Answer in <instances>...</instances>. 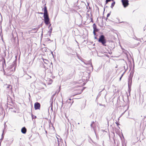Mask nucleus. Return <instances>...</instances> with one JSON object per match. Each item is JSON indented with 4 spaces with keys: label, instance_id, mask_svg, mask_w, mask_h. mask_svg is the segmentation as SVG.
Listing matches in <instances>:
<instances>
[{
    "label": "nucleus",
    "instance_id": "f257e3e1",
    "mask_svg": "<svg viewBox=\"0 0 146 146\" xmlns=\"http://www.w3.org/2000/svg\"><path fill=\"white\" fill-rule=\"evenodd\" d=\"M45 5L43 10H44V22L46 25H48L50 23V19L48 14V12L47 9Z\"/></svg>",
    "mask_w": 146,
    "mask_h": 146
},
{
    "label": "nucleus",
    "instance_id": "f03ea898",
    "mask_svg": "<svg viewBox=\"0 0 146 146\" xmlns=\"http://www.w3.org/2000/svg\"><path fill=\"white\" fill-rule=\"evenodd\" d=\"M98 41L101 43L103 46H106V40L105 36L103 35H100L98 39Z\"/></svg>",
    "mask_w": 146,
    "mask_h": 146
},
{
    "label": "nucleus",
    "instance_id": "7ed1b4c3",
    "mask_svg": "<svg viewBox=\"0 0 146 146\" xmlns=\"http://www.w3.org/2000/svg\"><path fill=\"white\" fill-rule=\"evenodd\" d=\"M122 5L124 8H125L129 5L128 0H121Z\"/></svg>",
    "mask_w": 146,
    "mask_h": 146
},
{
    "label": "nucleus",
    "instance_id": "20e7f679",
    "mask_svg": "<svg viewBox=\"0 0 146 146\" xmlns=\"http://www.w3.org/2000/svg\"><path fill=\"white\" fill-rule=\"evenodd\" d=\"M132 76H131V73L130 74L128 78V86L129 89L131 88L132 82Z\"/></svg>",
    "mask_w": 146,
    "mask_h": 146
},
{
    "label": "nucleus",
    "instance_id": "39448f33",
    "mask_svg": "<svg viewBox=\"0 0 146 146\" xmlns=\"http://www.w3.org/2000/svg\"><path fill=\"white\" fill-rule=\"evenodd\" d=\"M40 105L39 103L37 102L35 103L34 104V108L35 110L40 109Z\"/></svg>",
    "mask_w": 146,
    "mask_h": 146
},
{
    "label": "nucleus",
    "instance_id": "423d86ee",
    "mask_svg": "<svg viewBox=\"0 0 146 146\" xmlns=\"http://www.w3.org/2000/svg\"><path fill=\"white\" fill-rule=\"evenodd\" d=\"M94 31H95L96 32L98 31V29L97 28L96 25L95 24H94L93 25Z\"/></svg>",
    "mask_w": 146,
    "mask_h": 146
},
{
    "label": "nucleus",
    "instance_id": "0eeeda50",
    "mask_svg": "<svg viewBox=\"0 0 146 146\" xmlns=\"http://www.w3.org/2000/svg\"><path fill=\"white\" fill-rule=\"evenodd\" d=\"M21 132L25 134L27 132V129L25 127H23L21 129Z\"/></svg>",
    "mask_w": 146,
    "mask_h": 146
},
{
    "label": "nucleus",
    "instance_id": "6e6552de",
    "mask_svg": "<svg viewBox=\"0 0 146 146\" xmlns=\"http://www.w3.org/2000/svg\"><path fill=\"white\" fill-rule=\"evenodd\" d=\"M55 95V94H53L51 97L50 102V103H51V104H53L54 98Z\"/></svg>",
    "mask_w": 146,
    "mask_h": 146
},
{
    "label": "nucleus",
    "instance_id": "1a4fd4ad",
    "mask_svg": "<svg viewBox=\"0 0 146 146\" xmlns=\"http://www.w3.org/2000/svg\"><path fill=\"white\" fill-rule=\"evenodd\" d=\"M84 64L86 65H90L93 68V66L92 65V63L90 61H89L88 62H84Z\"/></svg>",
    "mask_w": 146,
    "mask_h": 146
},
{
    "label": "nucleus",
    "instance_id": "9d476101",
    "mask_svg": "<svg viewBox=\"0 0 146 146\" xmlns=\"http://www.w3.org/2000/svg\"><path fill=\"white\" fill-rule=\"evenodd\" d=\"M38 29L36 28H35L32 29L30 30V31L32 32L33 33H36Z\"/></svg>",
    "mask_w": 146,
    "mask_h": 146
},
{
    "label": "nucleus",
    "instance_id": "9b49d317",
    "mask_svg": "<svg viewBox=\"0 0 146 146\" xmlns=\"http://www.w3.org/2000/svg\"><path fill=\"white\" fill-rule=\"evenodd\" d=\"M7 88L9 90H12V87L10 85H6Z\"/></svg>",
    "mask_w": 146,
    "mask_h": 146
},
{
    "label": "nucleus",
    "instance_id": "f8f14e48",
    "mask_svg": "<svg viewBox=\"0 0 146 146\" xmlns=\"http://www.w3.org/2000/svg\"><path fill=\"white\" fill-rule=\"evenodd\" d=\"M43 62L44 63L47 64H48V60L44 58H43Z\"/></svg>",
    "mask_w": 146,
    "mask_h": 146
},
{
    "label": "nucleus",
    "instance_id": "ddd939ff",
    "mask_svg": "<svg viewBox=\"0 0 146 146\" xmlns=\"http://www.w3.org/2000/svg\"><path fill=\"white\" fill-rule=\"evenodd\" d=\"M83 90V89L80 90H79V92L77 93H76L75 94V95L81 94Z\"/></svg>",
    "mask_w": 146,
    "mask_h": 146
},
{
    "label": "nucleus",
    "instance_id": "4468645a",
    "mask_svg": "<svg viewBox=\"0 0 146 146\" xmlns=\"http://www.w3.org/2000/svg\"><path fill=\"white\" fill-rule=\"evenodd\" d=\"M115 4V2L113 1V2L111 3V8L113 9V7L114 6Z\"/></svg>",
    "mask_w": 146,
    "mask_h": 146
},
{
    "label": "nucleus",
    "instance_id": "2eb2a0df",
    "mask_svg": "<svg viewBox=\"0 0 146 146\" xmlns=\"http://www.w3.org/2000/svg\"><path fill=\"white\" fill-rule=\"evenodd\" d=\"M52 31V27H51V28H50V30L48 32L49 35L50 36L51 35V33Z\"/></svg>",
    "mask_w": 146,
    "mask_h": 146
},
{
    "label": "nucleus",
    "instance_id": "dca6fc26",
    "mask_svg": "<svg viewBox=\"0 0 146 146\" xmlns=\"http://www.w3.org/2000/svg\"><path fill=\"white\" fill-rule=\"evenodd\" d=\"M3 60H4V61L3 62L2 64L3 68L4 65H6L5 60L4 58L3 59Z\"/></svg>",
    "mask_w": 146,
    "mask_h": 146
},
{
    "label": "nucleus",
    "instance_id": "f3484780",
    "mask_svg": "<svg viewBox=\"0 0 146 146\" xmlns=\"http://www.w3.org/2000/svg\"><path fill=\"white\" fill-rule=\"evenodd\" d=\"M50 106L49 107V109H50V108L51 109V110L52 111V108H53V104H51V103H50Z\"/></svg>",
    "mask_w": 146,
    "mask_h": 146
},
{
    "label": "nucleus",
    "instance_id": "a211bd4d",
    "mask_svg": "<svg viewBox=\"0 0 146 146\" xmlns=\"http://www.w3.org/2000/svg\"><path fill=\"white\" fill-rule=\"evenodd\" d=\"M31 116H32V119H35V118H36V116H35V115H33V114H31Z\"/></svg>",
    "mask_w": 146,
    "mask_h": 146
},
{
    "label": "nucleus",
    "instance_id": "6ab92c4d",
    "mask_svg": "<svg viewBox=\"0 0 146 146\" xmlns=\"http://www.w3.org/2000/svg\"><path fill=\"white\" fill-rule=\"evenodd\" d=\"M114 0H106V4H107L108 2H110L111 1H113Z\"/></svg>",
    "mask_w": 146,
    "mask_h": 146
},
{
    "label": "nucleus",
    "instance_id": "aec40b11",
    "mask_svg": "<svg viewBox=\"0 0 146 146\" xmlns=\"http://www.w3.org/2000/svg\"><path fill=\"white\" fill-rule=\"evenodd\" d=\"M3 132H4V131H3V133H2V138H1V140H3V137H4V134L3 133Z\"/></svg>",
    "mask_w": 146,
    "mask_h": 146
},
{
    "label": "nucleus",
    "instance_id": "412c9836",
    "mask_svg": "<svg viewBox=\"0 0 146 146\" xmlns=\"http://www.w3.org/2000/svg\"><path fill=\"white\" fill-rule=\"evenodd\" d=\"M26 77L28 76V79L31 78V76L29 75L28 74H27L26 75Z\"/></svg>",
    "mask_w": 146,
    "mask_h": 146
},
{
    "label": "nucleus",
    "instance_id": "4be33fe9",
    "mask_svg": "<svg viewBox=\"0 0 146 146\" xmlns=\"http://www.w3.org/2000/svg\"><path fill=\"white\" fill-rule=\"evenodd\" d=\"M110 15V13H108V14L107 15V18L106 19H107V18Z\"/></svg>",
    "mask_w": 146,
    "mask_h": 146
},
{
    "label": "nucleus",
    "instance_id": "5701e85b",
    "mask_svg": "<svg viewBox=\"0 0 146 146\" xmlns=\"http://www.w3.org/2000/svg\"><path fill=\"white\" fill-rule=\"evenodd\" d=\"M15 67L14 68V70H11V69H10V70H9L10 71H12V72H14V71H15Z\"/></svg>",
    "mask_w": 146,
    "mask_h": 146
},
{
    "label": "nucleus",
    "instance_id": "b1692460",
    "mask_svg": "<svg viewBox=\"0 0 146 146\" xmlns=\"http://www.w3.org/2000/svg\"><path fill=\"white\" fill-rule=\"evenodd\" d=\"M93 34L94 35H96V32L95 31H93Z\"/></svg>",
    "mask_w": 146,
    "mask_h": 146
},
{
    "label": "nucleus",
    "instance_id": "393cba45",
    "mask_svg": "<svg viewBox=\"0 0 146 146\" xmlns=\"http://www.w3.org/2000/svg\"><path fill=\"white\" fill-rule=\"evenodd\" d=\"M40 26L39 25L37 27H36V28L38 29H38H39L40 28Z\"/></svg>",
    "mask_w": 146,
    "mask_h": 146
},
{
    "label": "nucleus",
    "instance_id": "a878e982",
    "mask_svg": "<svg viewBox=\"0 0 146 146\" xmlns=\"http://www.w3.org/2000/svg\"><path fill=\"white\" fill-rule=\"evenodd\" d=\"M90 126L91 127H93V124L92 123H91V124L90 125Z\"/></svg>",
    "mask_w": 146,
    "mask_h": 146
},
{
    "label": "nucleus",
    "instance_id": "bb28decb",
    "mask_svg": "<svg viewBox=\"0 0 146 146\" xmlns=\"http://www.w3.org/2000/svg\"><path fill=\"white\" fill-rule=\"evenodd\" d=\"M122 78V76H121L120 77V78H119V80L120 81H121V79Z\"/></svg>",
    "mask_w": 146,
    "mask_h": 146
},
{
    "label": "nucleus",
    "instance_id": "cd10ccee",
    "mask_svg": "<svg viewBox=\"0 0 146 146\" xmlns=\"http://www.w3.org/2000/svg\"><path fill=\"white\" fill-rule=\"evenodd\" d=\"M51 65H50V66H51V65H52V67H53V65H52V62H51L50 63Z\"/></svg>",
    "mask_w": 146,
    "mask_h": 146
},
{
    "label": "nucleus",
    "instance_id": "c85d7f7f",
    "mask_svg": "<svg viewBox=\"0 0 146 146\" xmlns=\"http://www.w3.org/2000/svg\"><path fill=\"white\" fill-rule=\"evenodd\" d=\"M38 13L41 14H44L42 12Z\"/></svg>",
    "mask_w": 146,
    "mask_h": 146
},
{
    "label": "nucleus",
    "instance_id": "c756f323",
    "mask_svg": "<svg viewBox=\"0 0 146 146\" xmlns=\"http://www.w3.org/2000/svg\"><path fill=\"white\" fill-rule=\"evenodd\" d=\"M12 111H13V112H16V111L15 110H12Z\"/></svg>",
    "mask_w": 146,
    "mask_h": 146
},
{
    "label": "nucleus",
    "instance_id": "7c9ffc66",
    "mask_svg": "<svg viewBox=\"0 0 146 146\" xmlns=\"http://www.w3.org/2000/svg\"><path fill=\"white\" fill-rule=\"evenodd\" d=\"M90 19H91V22H93V19L92 18H90Z\"/></svg>",
    "mask_w": 146,
    "mask_h": 146
},
{
    "label": "nucleus",
    "instance_id": "2f4dec72",
    "mask_svg": "<svg viewBox=\"0 0 146 146\" xmlns=\"http://www.w3.org/2000/svg\"><path fill=\"white\" fill-rule=\"evenodd\" d=\"M115 123L117 124V126H118L119 125V124L117 122H115Z\"/></svg>",
    "mask_w": 146,
    "mask_h": 146
},
{
    "label": "nucleus",
    "instance_id": "473e14b6",
    "mask_svg": "<svg viewBox=\"0 0 146 146\" xmlns=\"http://www.w3.org/2000/svg\"><path fill=\"white\" fill-rule=\"evenodd\" d=\"M84 108H83V109L84 108H85V106H86V104H84Z\"/></svg>",
    "mask_w": 146,
    "mask_h": 146
},
{
    "label": "nucleus",
    "instance_id": "72a5a7b5",
    "mask_svg": "<svg viewBox=\"0 0 146 146\" xmlns=\"http://www.w3.org/2000/svg\"><path fill=\"white\" fill-rule=\"evenodd\" d=\"M126 111V110L123 113H122V115Z\"/></svg>",
    "mask_w": 146,
    "mask_h": 146
},
{
    "label": "nucleus",
    "instance_id": "f704fd0d",
    "mask_svg": "<svg viewBox=\"0 0 146 146\" xmlns=\"http://www.w3.org/2000/svg\"><path fill=\"white\" fill-rule=\"evenodd\" d=\"M124 74V73H123V74L121 75V76H122V77H123V75Z\"/></svg>",
    "mask_w": 146,
    "mask_h": 146
},
{
    "label": "nucleus",
    "instance_id": "c9c22d12",
    "mask_svg": "<svg viewBox=\"0 0 146 146\" xmlns=\"http://www.w3.org/2000/svg\"><path fill=\"white\" fill-rule=\"evenodd\" d=\"M95 38L96 39H98V38L96 37H95Z\"/></svg>",
    "mask_w": 146,
    "mask_h": 146
},
{
    "label": "nucleus",
    "instance_id": "e433bc0d",
    "mask_svg": "<svg viewBox=\"0 0 146 146\" xmlns=\"http://www.w3.org/2000/svg\"><path fill=\"white\" fill-rule=\"evenodd\" d=\"M51 25V24H50V25L49 26V27H48V28H49L50 27V26Z\"/></svg>",
    "mask_w": 146,
    "mask_h": 146
},
{
    "label": "nucleus",
    "instance_id": "4c0bfd02",
    "mask_svg": "<svg viewBox=\"0 0 146 146\" xmlns=\"http://www.w3.org/2000/svg\"><path fill=\"white\" fill-rule=\"evenodd\" d=\"M82 144H78V145H79V146H80V145H81Z\"/></svg>",
    "mask_w": 146,
    "mask_h": 146
},
{
    "label": "nucleus",
    "instance_id": "58836bf2",
    "mask_svg": "<svg viewBox=\"0 0 146 146\" xmlns=\"http://www.w3.org/2000/svg\"><path fill=\"white\" fill-rule=\"evenodd\" d=\"M94 123V121H93V122H92V124H93V123Z\"/></svg>",
    "mask_w": 146,
    "mask_h": 146
},
{
    "label": "nucleus",
    "instance_id": "ea45409f",
    "mask_svg": "<svg viewBox=\"0 0 146 146\" xmlns=\"http://www.w3.org/2000/svg\"><path fill=\"white\" fill-rule=\"evenodd\" d=\"M123 22H119V23H123Z\"/></svg>",
    "mask_w": 146,
    "mask_h": 146
},
{
    "label": "nucleus",
    "instance_id": "a19ab883",
    "mask_svg": "<svg viewBox=\"0 0 146 146\" xmlns=\"http://www.w3.org/2000/svg\"><path fill=\"white\" fill-rule=\"evenodd\" d=\"M87 15H88L89 16V14H87Z\"/></svg>",
    "mask_w": 146,
    "mask_h": 146
},
{
    "label": "nucleus",
    "instance_id": "79ce46f5",
    "mask_svg": "<svg viewBox=\"0 0 146 146\" xmlns=\"http://www.w3.org/2000/svg\"><path fill=\"white\" fill-rule=\"evenodd\" d=\"M4 127H4V128H5V129L6 128V127H5V125H4Z\"/></svg>",
    "mask_w": 146,
    "mask_h": 146
},
{
    "label": "nucleus",
    "instance_id": "37998d69",
    "mask_svg": "<svg viewBox=\"0 0 146 146\" xmlns=\"http://www.w3.org/2000/svg\"><path fill=\"white\" fill-rule=\"evenodd\" d=\"M73 102H74L73 101H72V104H71V105H72V104L73 103Z\"/></svg>",
    "mask_w": 146,
    "mask_h": 146
},
{
    "label": "nucleus",
    "instance_id": "c03bdc74",
    "mask_svg": "<svg viewBox=\"0 0 146 146\" xmlns=\"http://www.w3.org/2000/svg\"><path fill=\"white\" fill-rule=\"evenodd\" d=\"M39 26H42V25L41 24V25H40Z\"/></svg>",
    "mask_w": 146,
    "mask_h": 146
},
{
    "label": "nucleus",
    "instance_id": "a18cd8bd",
    "mask_svg": "<svg viewBox=\"0 0 146 146\" xmlns=\"http://www.w3.org/2000/svg\"><path fill=\"white\" fill-rule=\"evenodd\" d=\"M45 132H46V133H47V131H45Z\"/></svg>",
    "mask_w": 146,
    "mask_h": 146
},
{
    "label": "nucleus",
    "instance_id": "49530a36",
    "mask_svg": "<svg viewBox=\"0 0 146 146\" xmlns=\"http://www.w3.org/2000/svg\"><path fill=\"white\" fill-rule=\"evenodd\" d=\"M69 100H71V99L70 98L69 99Z\"/></svg>",
    "mask_w": 146,
    "mask_h": 146
},
{
    "label": "nucleus",
    "instance_id": "de8ad7c7",
    "mask_svg": "<svg viewBox=\"0 0 146 146\" xmlns=\"http://www.w3.org/2000/svg\"><path fill=\"white\" fill-rule=\"evenodd\" d=\"M78 124L79 125L80 124V123H78Z\"/></svg>",
    "mask_w": 146,
    "mask_h": 146
},
{
    "label": "nucleus",
    "instance_id": "09e8293b",
    "mask_svg": "<svg viewBox=\"0 0 146 146\" xmlns=\"http://www.w3.org/2000/svg\"><path fill=\"white\" fill-rule=\"evenodd\" d=\"M11 109H13V108H11Z\"/></svg>",
    "mask_w": 146,
    "mask_h": 146
},
{
    "label": "nucleus",
    "instance_id": "8fccbe9b",
    "mask_svg": "<svg viewBox=\"0 0 146 146\" xmlns=\"http://www.w3.org/2000/svg\"><path fill=\"white\" fill-rule=\"evenodd\" d=\"M105 8H104V11L105 10Z\"/></svg>",
    "mask_w": 146,
    "mask_h": 146
},
{
    "label": "nucleus",
    "instance_id": "3c124183",
    "mask_svg": "<svg viewBox=\"0 0 146 146\" xmlns=\"http://www.w3.org/2000/svg\"><path fill=\"white\" fill-rule=\"evenodd\" d=\"M82 62H84V61H82Z\"/></svg>",
    "mask_w": 146,
    "mask_h": 146
}]
</instances>
